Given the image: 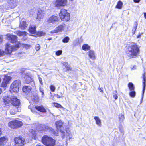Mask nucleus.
I'll return each mask as SVG.
<instances>
[{
    "instance_id": "obj_1",
    "label": "nucleus",
    "mask_w": 146,
    "mask_h": 146,
    "mask_svg": "<svg viewBox=\"0 0 146 146\" xmlns=\"http://www.w3.org/2000/svg\"><path fill=\"white\" fill-rule=\"evenodd\" d=\"M55 125L57 129L60 130V132L61 133V135L62 138H64L66 137L65 129V131L66 134L67 138L69 139L72 138V134L70 131L69 129L66 127L65 124H64L61 120L56 121L55 123Z\"/></svg>"
},
{
    "instance_id": "obj_2",
    "label": "nucleus",
    "mask_w": 146,
    "mask_h": 146,
    "mask_svg": "<svg viewBox=\"0 0 146 146\" xmlns=\"http://www.w3.org/2000/svg\"><path fill=\"white\" fill-rule=\"evenodd\" d=\"M127 48V52L130 57L134 58L138 56L140 52L139 47L135 43H131Z\"/></svg>"
},
{
    "instance_id": "obj_3",
    "label": "nucleus",
    "mask_w": 146,
    "mask_h": 146,
    "mask_svg": "<svg viewBox=\"0 0 146 146\" xmlns=\"http://www.w3.org/2000/svg\"><path fill=\"white\" fill-rule=\"evenodd\" d=\"M3 99L5 104L11 103L17 108L19 107L20 106L19 100L15 96H13L10 98L8 96H5L3 97Z\"/></svg>"
},
{
    "instance_id": "obj_4",
    "label": "nucleus",
    "mask_w": 146,
    "mask_h": 146,
    "mask_svg": "<svg viewBox=\"0 0 146 146\" xmlns=\"http://www.w3.org/2000/svg\"><path fill=\"white\" fill-rule=\"evenodd\" d=\"M56 141L52 137L45 135L42 138V142L46 146H54Z\"/></svg>"
},
{
    "instance_id": "obj_5",
    "label": "nucleus",
    "mask_w": 146,
    "mask_h": 146,
    "mask_svg": "<svg viewBox=\"0 0 146 146\" xmlns=\"http://www.w3.org/2000/svg\"><path fill=\"white\" fill-rule=\"evenodd\" d=\"M59 15L61 19L64 21H67L70 19V13L67 12V10L64 9L61 10Z\"/></svg>"
},
{
    "instance_id": "obj_6",
    "label": "nucleus",
    "mask_w": 146,
    "mask_h": 146,
    "mask_svg": "<svg viewBox=\"0 0 146 146\" xmlns=\"http://www.w3.org/2000/svg\"><path fill=\"white\" fill-rule=\"evenodd\" d=\"M21 84V82L19 80H16L13 82L11 85L10 92L11 93L18 92L19 91V88Z\"/></svg>"
},
{
    "instance_id": "obj_7",
    "label": "nucleus",
    "mask_w": 146,
    "mask_h": 146,
    "mask_svg": "<svg viewBox=\"0 0 146 146\" xmlns=\"http://www.w3.org/2000/svg\"><path fill=\"white\" fill-rule=\"evenodd\" d=\"M68 29V25L64 24H62L59 25L54 30L52 31L51 33H56L62 31L66 32L67 31Z\"/></svg>"
},
{
    "instance_id": "obj_8",
    "label": "nucleus",
    "mask_w": 146,
    "mask_h": 146,
    "mask_svg": "<svg viewBox=\"0 0 146 146\" xmlns=\"http://www.w3.org/2000/svg\"><path fill=\"white\" fill-rule=\"evenodd\" d=\"M67 3V0H55L53 3L56 7L59 8L66 6Z\"/></svg>"
},
{
    "instance_id": "obj_9",
    "label": "nucleus",
    "mask_w": 146,
    "mask_h": 146,
    "mask_svg": "<svg viewBox=\"0 0 146 146\" xmlns=\"http://www.w3.org/2000/svg\"><path fill=\"white\" fill-rule=\"evenodd\" d=\"M15 146H22L25 144V140L22 137H16L14 139Z\"/></svg>"
},
{
    "instance_id": "obj_10",
    "label": "nucleus",
    "mask_w": 146,
    "mask_h": 146,
    "mask_svg": "<svg viewBox=\"0 0 146 146\" xmlns=\"http://www.w3.org/2000/svg\"><path fill=\"white\" fill-rule=\"evenodd\" d=\"M7 36L11 40V42L12 43L17 42V44L16 45L15 47L17 48H18L19 47V45L20 44V42H17V37L16 36L13 35H11L10 34H7Z\"/></svg>"
},
{
    "instance_id": "obj_11",
    "label": "nucleus",
    "mask_w": 146,
    "mask_h": 146,
    "mask_svg": "<svg viewBox=\"0 0 146 146\" xmlns=\"http://www.w3.org/2000/svg\"><path fill=\"white\" fill-rule=\"evenodd\" d=\"M45 11L41 9L38 10L36 19L38 21H40L41 19H43L45 16Z\"/></svg>"
},
{
    "instance_id": "obj_12",
    "label": "nucleus",
    "mask_w": 146,
    "mask_h": 146,
    "mask_svg": "<svg viewBox=\"0 0 146 146\" xmlns=\"http://www.w3.org/2000/svg\"><path fill=\"white\" fill-rule=\"evenodd\" d=\"M11 79V77L9 76H5L1 84V86L6 87L7 86V85L9 84V82Z\"/></svg>"
},
{
    "instance_id": "obj_13",
    "label": "nucleus",
    "mask_w": 146,
    "mask_h": 146,
    "mask_svg": "<svg viewBox=\"0 0 146 146\" xmlns=\"http://www.w3.org/2000/svg\"><path fill=\"white\" fill-rule=\"evenodd\" d=\"M47 21L48 23L55 24L56 23L58 22V19L57 17L52 15L47 19Z\"/></svg>"
},
{
    "instance_id": "obj_14",
    "label": "nucleus",
    "mask_w": 146,
    "mask_h": 146,
    "mask_svg": "<svg viewBox=\"0 0 146 146\" xmlns=\"http://www.w3.org/2000/svg\"><path fill=\"white\" fill-rule=\"evenodd\" d=\"M17 48L15 47V48H13L12 46L9 43H7L6 45L5 52L7 54H11L12 51L15 50Z\"/></svg>"
},
{
    "instance_id": "obj_15",
    "label": "nucleus",
    "mask_w": 146,
    "mask_h": 146,
    "mask_svg": "<svg viewBox=\"0 0 146 146\" xmlns=\"http://www.w3.org/2000/svg\"><path fill=\"white\" fill-rule=\"evenodd\" d=\"M8 5L11 8H13L16 6L17 3L16 0H8Z\"/></svg>"
},
{
    "instance_id": "obj_16",
    "label": "nucleus",
    "mask_w": 146,
    "mask_h": 146,
    "mask_svg": "<svg viewBox=\"0 0 146 146\" xmlns=\"http://www.w3.org/2000/svg\"><path fill=\"white\" fill-rule=\"evenodd\" d=\"M32 88L29 86H24L23 88V92L27 94L31 92Z\"/></svg>"
},
{
    "instance_id": "obj_17",
    "label": "nucleus",
    "mask_w": 146,
    "mask_h": 146,
    "mask_svg": "<svg viewBox=\"0 0 146 146\" xmlns=\"http://www.w3.org/2000/svg\"><path fill=\"white\" fill-rule=\"evenodd\" d=\"M88 54L90 58L93 60H94L96 58V55L94 52L91 50L89 51L88 52Z\"/></svg>"
},
{
    "instance_id": "obj_18",
    "label": "nucleus",
    "mask_w": 146,
    "mask_h": 146,
    "mask_svg": "<svg viewBox=\"0 0 146 146\" xmlns=\"http://www.w3.org/2000/svg\"><path fill=\"white\" fill-rule=\"evenodd\" d=\"M146 77L145 76V73L144 74H143V94L142 96V98L143 96V94L145 90V89L146 87Z\"/></svg>"
},
{
    "instance_id": "obj_19",
    "label": "nucleus",
    "mask_w": 146,
    "mask_h": 146,
    "mask_svg": "<svg viewBox=\"0 0 146 146\" xmlns=\"http://www.w3.org/2000/svg\"><path fill=\"white\" fill-rule=\"evenodd\" d=\"M94 119L95 120L96 124L99 127H101L102 126L101 120L98 117L95 116Z\"/></svg>"
},
{
    "instance_id": "obj_20",
    "label": "nucleus",
    "mask_w": 146,
    "mask_h": 146,
    "mask_svg": "<svg viewBox=\"0 0 146 146\" xmlns=\"http://www.w3.org/2000/svg\"><path fill=\"white\" fill-rule=\"evenodd\" d=\"M36 27L34 25H31L29 29V31L32 34H35L36 32Z\"/></svg>"
},
{
    "instance_id": "obj_21",
    "label": "nucleus",
    "mask_w": 146,
    "mask_h": 146,
    "mask_svg": "<svg viewBox=\"0 0 146 146\" xmlns=\"http://www.w3.org/2000/svg\"><path fill=\"white\" fill-rule=\"evenodd\" d=\"M15 128H18L21 127L23 125L22 121L15 119Z\"/></svg>"
},
{
    "instance_id": "obj_22",
    "label": "nucleus",
    "mask_w": 146,
    "mask_h": 146,
    "mask_svg": "<svg viewBox=\"0 0 146 146\" xmlns=\"http://www.w3.org/2000/svg\"><path fill=\"white\" fill-rule=\"evenodd\" d=\"M8 141L7 138L5 137H3L0 138V145H4Z\"/></svg>"
},
{
    "instance_id": "obj_23",
    "label": "nucleus",
    "mask_w": 146,
    "mask_h": 146,
    "mask_svg": "<svg viewBox=\"0 0 146 146\" xmlns=\"http://www.w3.org/2000/svg\"><path fill=\"white\" fill-rule=\"evenodd\" d=\"M27 25L26 22L24 20H21L20 22V27L22 29H24L27 27Z\"/></svg>"
},
{
    "instance_id": "obj_24",
    "label": "nucleus",
    "mask_w": 146,
    "mask_h": 146,
    "mask_svg": "<svg viewBox=\"0 0 146 146\" xmlns=\"http://www.w3.org/2000/svg\"><path fill=\"white\" fill-rule=\"evenodd\" d=\"M16 34L19 36H23L27 35L28 33L25 31L21 32L20 31H17L16 32Z\"/></svg>"
},
{
    "instance_id": "obj_25",
    "label": "nucleus",
    "mask_w": 146,
    "mask_h": 146,
    "mask_svg": "<svg viewBox=\"0 0 146 146\" xmlns=\"http://www.w3.org/2000/svg\"><path fill=\"white\" fill-rule=\"evenodd\" d=\"M25 82L29 84L33 81L32 79L30 76L26 75L24 77Z\"/></svg>"
},
{
    "instance_id": "obj_26",
    "label": "nucleus",
    "mask_w": 146,
    "mask_h": 146,
    "mask_svg": "<svg viewBox=\"0 0 146 146\" xmlns=\"http://www.w3.org/2000/svg\"><path fill=\"white\" fill-rule=\"evenodd\" d=\"M9 127L13 129H16L15 119L9 122L8 124Z\"/></svg>"
},
{
    "instance_id": "obj_27",
    "label": "nucleus",
    "mask_w": 146,
    "mask_h": 146,
    "mask_svg": "<svg viewBox=\"0 0 146 146\" xmlns=\"http://www.w3.org/2000/svg\"><path fill=\"white\" fill-rule=\"evenodd\" d=\"M118 121L120 123L123 122L125 119L124 115L123 114H121L119 115Z\"/></svg>"
},
{
    "instance_id": "obj_28",
    "label": "nucleus",
    "mask_w": 146,
    "mask_h": 146,
    "mask_svg": "<svg viewBox=\"0 0 146 146\" xmlns=\"http://www.w3.org/2000/svg\"><path fill=\"white\" fill-rule=\"evenodd\" d=\"M46 110H37L36 113L41 116H44L46 115Z\"/></svg>"
},
{
    "instance_id": "obj_29",
    "label": "nucleus",
    "mask_w": 146,
    "mask_h": 146,
    "mask_svg": "<svg viewBox=\"0 0 146 146\" xmlns=\"http://www.w3.org/2000/svg\"><path fill=\"white\" fill-rule=\"evenodd\" d=\"M29 135L31 137L32 139H36V134L35 133V132L34 131L32 130L31 131V132L29 133Z\"/></svg>"
},
{
    "instance_id": "obj_30",
    "label": "nucleus",
    "mask_w": 146,
    "mask_h": 146,
    "mask_svg": "<svg viewBox=\"0 0 146 146\" xmlns=\"http://www.w3.org/2000/svg\"><path fill=\"white\" fill-rule=\"evenodd\" d=\"M90 48V46L87 44H84L82 46V49L85 51L89 50Z\"/></svg>"
},
{
    "instance_id": "obj_31",
    "label": "nucleus",
    "mask_w": 146,
    "mask_h": 146,
    "mask_svg": "<svg viewBox=\"0 0 146 146\" xmlns=\"http://www.w3.org/2000/svg\"><path fill=\"white\" fill-rule=\"evenodd\" d=\"M137 21H135L134 23V26L133 29H132V33L133 34H134L135 32L137 26Z\"/></svg>"
},
{
    "instance_id": "obj_32",
    "label": "nucleus",
    "mask_w": 146,
    "mask_h": 146,
    "mask_svg": "<svg viewBox=\"0 0 146 146\" xmlns=\"http://www.w3.org/2000/svg\"><path fill=\"white\" fill-rule=\"evenodd\" d=\"M128 87L130 91L134 90L135 87L133 84L131 82H129L128 84Z\"/></svg>"
},
{
    "instance_id": "obj_33",
    "label": "nucleus",
    "mask_w": 146,
    "mask_h": 146,
    "mask_svg": "<svg viewBox=\"0 0 146 146\" xmlns=\"http://www.w3.org/2000/svg\"><path fill=\"white\" fill-rule=\"evenodd\" d=\"M62 64L63 66L66 68L67 70H71V68L67 63L64 62Z\"/></svg>"
},
{
    "instance_id": "obj_34",
    "label": "nucleus",
    "mask_w": 146,
    "mask_h": 146,
    "mask_svg": "<svg viewBox=\"0 0 146 146\" xmlns=\"http://www.w3.org/2000/svg\"><path fill=\"white\" fill-rule=\"evenodd\" d=\"M123 5V3L120 1H119L117 5L116 6V8L118 9H121Z\"/></svg>"
},
{
    "instance_id": "obj_35",
    "label": "nucleus",
    "mask_w": 146,
    "mask_h": 146,
    "mask_svg": "<svg viewBox=\"0 0 146 146\" xmlns=\"http://www.w3.org/2000/svg\"><path fill=\"white\" fill-rule=\"evenodd\" d=\"M129 95L131 97L134 98L136 95V92L134 90L130 91Z\"/></svg>"
},
{
    "instance_id": "obj_36",
    "label": "nucleus",
    "mask_w": 146,
    "mask_h": 146,
    "mask_svg": "<svg viewBox=\"0 0 146 146\" xmlns=\"http://www.w3.org/2000/svg\"><path fill=\"white\" fill-rule=\"evenodd\" d=\"M22 46L23 48L26 49H29L31 47V46L30 45L25 44H22Z\"/></svg>"
},
{
    "instance_id": "obj_37",
    "label": "nucleus",
    "mask_w": 146,
    "mask_h": 146,
    "mask_svg": "<svg viewBox=\"0 0 146 146\" xmlns=\"http://www.w3.org/2000/svg\"><path fill=\"white\" fill-rule=\"evenodd\" d=\"M54 106L58 108H60V109H63V108L62 107L60 104H58V103H54Z\"/></svg>"
},
{
    "instance_id": "obj_38",
    "label": "nucleus",
    "mask_w": 146,
    "mask_h": 146,
    "mask_svg": "<svg viewBox=\"0 0 146 146\" xmlns=\"http://www.w3.org/2000/svg\"><path fill=\"white\" fill-rule=\"evenodd\" d=\"M35 108L36 110H45L43 106H35Z\"/></svg>"
},
{
    "instance_id": "obj_39",
    "label": "nucleus",
    "mask_w": 146,
    "mask_h": 146,
    "mask_svg": "<svg viewBox=\"0 0 146 146\" xmlns=\"http://www.w3.org/2000/svg\"><path fill=\"white\" fill-rule=\"evenodd\" d=\"M69 40V38L68 37L64 38L62 40V41L64 43H67Z\"/></svg>"
},
{
    "instance_id": "obj_40",
    "label": "nucleus",
    "mask_w": 146,
    "mask_h": 146,
    "mask_svg": "<svg viewBox=\"0 0 146 146\" xmlns=\"http://www.w3.org/2000/svg\"><path fill=\"white\" fill-rule=\"evenodd\" d=\"M38 80H39V82L40 83V85H41V86H43V83L42 82V78L40 77L39 75H38Z\"/></svg>"
},
{
    "instance_id": "obj_41",
    "label": "nucleus",
    "mask_w": 146,
    "mask_h": 146,
    "mask_svg": "<svg viewBox=\"0 0 146 146\" xmlns=\"http://www.w3.org/2000/svg\"><path fill=\"white\" fill-rule=\"evenodd\" d=\"M43 86H41V85H40L39 87V90L40 92H41L42 93V97H43V96L44 94V90L43 88H42Z\"/></svg>"
},
{
    "instance_id": "obj_42",
    "label": "nucleus",
    "mask_w": 146,
    "mask_h": 146,
    "mask_svg": "<svg viewBox=\"0 0 146 146\" xmlns=\"http://www.w3.org/2000/svg\"><path fill=\"white\" fill-rule=\"evenodd\" d=\"M50 88L51 91L52 92H54L56 89L55 86L53 85H51L50 86Z\"/></svg>"
},
{
    "instance_id": "obj_43",
    "label": "nucleus",
    "mask_w": 146,
    "mask_h": 146,
    "mask_svg": "<svg viewBox=\"0 0 146 146\" xmlns=\"http://www.w3.org/2000/svg\"><path fill=\"white\" fill-rule=\"evenodd\" d=\"M45 34V33L42 31L38 32L37 33V35L39 36H42L44 35Z\"/></svg>"
},
{
    "instance_id": "obj_44",
    "label": "nucleus",
    "mask_w": 146,
    "mask_h": 146,
    "mask_svg": "<svg viewBox=\"0 0 146 146\" xmlns=\"http://www.w3.org/2000/svg\"><path fill=\"white\" fill-rule=\"evenodd\" d=\"M62 53V50H58L56 52V54L57 56H59Z\"/></svg>"
},
{
    "instance_id": "obj_45",
    "label": "nucleus",
    "mask_w": 146,
    "mask_h": 146,
    "mask_svg": "<svg viewBox=\"0 0 146 146\" xmlns=\"http://www.w3.org/2000/svg\"><path fill=\"white\" fill-rule=\"evenodd\" d=\"M17 112V111H16L15 110H10V113L11 115H14L16 113V112Z\"/></svg>"
},
{
    "instance_id": "obj_46",
    "label": "nucleus",
    "mask_w": 146,
    "mask_h": 146,
    "mask_svg": "<svg viewBox=\"0 0 146 146\" xmlns=\"http://www.w3.org/2000/svg\"><path fill=\"white\" fill-rule=\"evenodd\" d=\"M40 48V45L37 44L35 46V49L36 51H38L39 50Z\"/></svg>"
},
{
    "instance_id": "obj_47",
    "label": "nucleus",
    "mask_w": 146,
    "mask_h": 146,
    "mask_svg": "<svg viewBox=\"0 0 146 146\" xmlns=\"http://www.w3.org/2000/svg\"><path fill=\"white\" fill-rule=\"evenodd\" d=\"M4 51L0 49V56H3L4 55Z\"/></svg>"
},
{
    "instance_id": "obj_48",
    "label": "nucleus",
    "mask_w": 146,
    "mask_h": 146,
    "mask_svg": "<svg viewBox=\"0 0 146 146\" xmlns=\"http://www.w3.org/2000/svg\"><path fill=\"white\" fill-rule=\"evenodd\" d=\"M143 33H139L138 35L137 36V38H140L141 35Z\"/></svg>"
},
{
    "instance_id": "obj_49",
    "label": "nucleus",
    "mask_w": 146,
    "mask_h": 146,
    "mask_svg": "<svg viewBox=\"0 0 146 146\" xmlns=\"http://www.w3.org/2000/svg\"><path fill=\"white\" fill-rule=\"evenodd\" d=\"M42 128L45 127L46 129L48 130V129H50V127L49 128L48 126H46L44 125H42Z\"/></svg>"
},
{
    "instance_id": "obj_50",
    "label": "nucleus",
    "mask_w": 146,
    "mask_h": 146,
    "mask_svg": "<svg viewBox=\"0 0 146 146\" xmlns=\"http://www.w3.org/2000/svg\"><path fill=\"white\" fill-rule=\"evenodd\" d=\"M113 97L116 100L117 98L118 97L116 94H115L113 95Z\"/></svg>"
},
{
    "instance_id": "obj_51",
    "label": "nucleus",
    "mask_w": 146,
    "mask_h": 146,
    "mask_svg": "<svg viewBox=\"0 0 146 146\" xmlns=\"http://www.w3.org/2000/svg\"><path fill=\"white\" fill-rule=\"evenodd\" d=\"M54 96L57 98H60L61 97V96L57 94H54Z\"/></svg>"
},
{
    "instance_id": "obj_52",
    "label": "nucleus",
    "mask_w": 146,
    "mask_h": 146,
    "mask_svg": "<svg viewBox=\"0 0 146 146\" xmlns=\"http://www.w3.org/2000/svg\"><path fill=\"white\" fill-rule=\"evenodd\" d=\"M136 66H131V67L130 68L131 69H136Z\"/></svg>"
},
{
    "instance_id": "obj_53",
    "label": "nucleus",
    "mask_w": 146,
    "mask_h": 146,
    "mask_svg": "<svg viewBox=\"0 0 146 146\" xmlns=\"http://www.w3.org/2000/svg\"><path fill=\"white\" fill-rule=\"evenodd\" d=\"M134 1L135 3H139L140 1V0H133Z\"/></svg>"
},
{
    "instance_id": "obj_54",
    "label": "nucleus",
    "mask_w": 146,
    "mask_h": 146,
    "mask_svg": "<svg viewBox=\"0 0 146 146\" xmlns=\"http://www.w3.org/2000/svg\"><path fill=\"white\" fill-rule=\"evenodd\" d=\"M2 38L1 36L0 35V43L2 42Z\"/></svg>"
},
{
    "instance_id": "obj_55",
    "label": "nucleus",
    "mask_w": 146,
    "mask_h": 146,
    "mask_svg": "<svg viewBox=\"0 0 146 146\" xmlns=\"http://www.w3.org/2000/svg\"><path fill=\"white\" fill-rule=\"evenodd\" d=\"M119 128L120 130L121 131H122V130H123V127H122V126H120V127H119Z\"/></svg>"
},
{
    "instance_id": "obj_56",
    "label": "nucleus",
    "mask_w": 146,
    "mask_h": 146,
    "mask_svg": "<svg viewBox=\"0 0 146 146\" xmlns=\"http://www.w3.org/2000/svg\"><path fill=\"white\" fill-rule=\"evenodd\" d=\"M32 105H30L29 106V109H33V108H31L32 107Z\"/></svg>"
},
{
    "instance_id": "obj_57",
    "label": "nucleus",
    "mask_w": 146,
    "mask_h": 146,
    "mask_svg": "<svg viewBox=\"0 0 146 146\" xmlns=\"http://www.w3.org/2000/svg\"><path fill=\"white\" fill-rule=\"evenodd\" d=\"M54 134L56 136H57L58 135V134L57 133H56V132L55 133L54 132Z\"/></svg>"
},
{
    "instance_id": "obj_58",
    "label": "nucleus",
    "mask_w": 146,
    "mask_h": 146,
    "mask_svg": "<svg viewBox=\"0 0 146 146\" xmlns=\"http://www.w3.org/2000/svg\"><path fill=\"white\" fill-rule=\"evenodd\" d=\"M144 15L145 18L146 19V13H144Z\"/></svg>"
},
{
    "instance_id": "obj_59",
    "label": "nucleus",
    "mask_w": 146,
    "mask_h": 146,
    "mask_svg": "<svg viewBox=\"0 0 146 146\" xmlns=\"http://www.w3.org/2000/svg\"><path fill=\"white\" fill-rule=\"evenodd\" d=\"M2 133V132L1 131V129L0 128V135Z\"/></svg>"
},
{
    "instance_id": "obj_60",
    "label": "nucleus",
    "mask_w": 146,
    "mask_h": 146,
    "mask_svg": "<svg viewBox=\"0 0 146 146\" xmlns=\"http://www.w3.org/2000/svg\"><path fill=\"white\" fill-rule=\"evenodd\" d=\"M53 98H54V97H51L50 98H51V99H53Z\"/></svg>"
},
{
    "instance_id": "obj_61",
    "label": "nucleus",
    "mask_w": 146,
    "mask_h": 146,
    "mask_svg": "<svg viewBox=\"0 0 146 146\" xmlns=\"http://www.w3.org/2000/svg\"><path fill=\"white\" fill-rule=\"evenodd\" d=\"M35 110H31V111L32 112H34V111H35Z\"/></svg>"
},
{
    "instance_id": "obj_62",
    "label": "nucleus",
    "mask_w": 146,
    "mask_h": 146,
    "mask_svg": "<svg viewBox=\"0 0 146 146\" xmlns=\"http://www.w3.org/2000/svg\"><path fill=\"white\" fill-rule=\"evenodd\" d=\"M60 94L61 95V96H62L63 94V93H61Z\"/></svg>"
},
{
    "instance_id": "obj_63",
    "label": "nucleus",
    "mask_w": 146,
    "mask_h": 146,
    "mask_svg": "<svg viewBox=\"0 0 146 146\" xmlns=\"http://www.w3.org/2000/svg\"><path fill=\"white\" fill-rule=\"evenodd\" d=\"M51 40V38L48 39V40Z\"/></svg>"
},
{
    "instance_id": "obj_64",
    "label": "nucleus",
    "mask_w": 146,
    "mask_h": 146,
    "mask_svg": "<svg viewBox=\"0 0 146 146\" xmlns=\"http://www.w3.org/2000/svg\"><path fill=\"white\" fill-rule=\"evenodd\" d=\"M28 119H29V120H30V118H28Z\"/></svg>"
}]
</instances>
